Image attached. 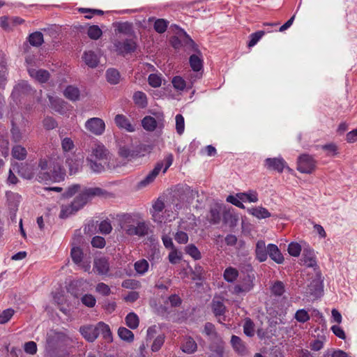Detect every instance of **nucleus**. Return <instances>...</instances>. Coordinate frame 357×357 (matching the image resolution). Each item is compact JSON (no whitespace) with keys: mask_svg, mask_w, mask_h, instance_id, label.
Masks as SVG:
<instances>
[{"mask_svg":"<svg viewBox=\"0 0 357 357\" xmlns=\"http://www.w3.org/2000/svg\"><path fill=\"white\" fill-rule=\"evenodd\" d=\"M94 197L113 198L114 194L98 187L85 188L72 202L73 206L79 211Z\"/></svg>","mask_w":357,"mask_h":357,"instance_id":"nucleus-1","label":"nucleus"},{"mask_svg":"<svg viewBox=\"0 0 357 357\" xmlns=\"http://www.w3.org/2000/svg\"><path fill=\"white\" fill-rule=\"evenodd\" d=\"M121 228L128 235L139 237L147 236L150 230L149 225L145 221H135L130 215L125 218Z\"/></svg>","mask_w":357,"mask_h":357,"instance_id":"nucleus-2","label":"nucleus"},{"mask_svg":"<svg viewBox=\"0 0 357 357\" xmlns=\"http://www.w3.org/2000/svg\"><path fill=\"white\" fill-rule=\"evenodd\" d=\"M115 51L120 55H126L134 52L137 47L134 38H128L123 41L116 40L114 43Z\"/></svg>","mask_w":357,"mask_h":357,"instance_id":"nucleus-3","label":"nucleus"},{"mask_svg":"<svg viewBox=\"0 0 357 357\" xmlns=\"http://www.w3.org/2000/svg\"><path fill=\"white\" fill-rule=\"evenodd\" d=\"M316 162L308 154H303L298 159L297 169L305 174H311L315 169Z\"/></svg>","mask_w":357,"mask_h":357,"instance_id":"nucleus-4","label":"nucleus"},{"mask_svg":"<svg viewBox=\"0 0 357 357\" xmlns=\"http://www.w3.org/2000/svg\"><path fill=\"white\" fill-rule=\"evenodd\" d=\"M88 158H93L94 160H99V161L107 164H111L109 151L102 144H95L94 146L91 148V153Z\"/></svg>","mask_w":357,"mask_h":357,"instance_id":"nucleus-5","label":"nucleus"},{"mask_svg":"<svg viewBox=\"0 0 357 357\" xmlns=\"http://www.w3.org/2000/svg\"><path fill=\"white\" fill-rule=\"evenodd\" d=\"M157 120L151 116H145L142 121V124L143 128L147 131H153L158 126H160L163 125L164 115L162 113L155 114Z\"/></svg>","mask_w":357,"mask_h":357,"instance_id":"nucleus-6","label":"nucleus"},{"mask_svg":"<svg viewBox=\"0 0 357 357\" xmlns=\"http://www.w3.org/2000/svg\"><path fill=\"white\" fill-rule=\"evenodd\" d=\"M86 162L90 169L96 173H101L106 169H113L115 168V165L113 164H107L99 160H94L93 158H86Z\"/></svg>","mask_w":357,"mask_h":357,"instance_id":"nucleus-7","label":"nucleus"},{"mask_svg":"<svg viewBox=\"0 0 357 357\" xmlns=\"http://www.w3.org/2000/svg\"><path fill=\"white\" fill-rule=\"evenodd\" d=\"M87 130L95 135H100L105 130V123L99 118H91L89 119L85 124Z\"/></svg>","mask_w":357,"mask_h":357,"instance_id":"nucleus-8","label":"nucleus"},{"mask_svg":"<svg viewBox=\"0 0 357 357\" xmlns=\"http://www.w3.org/2000/svg\"><path fill=\"white\" fill-rule=\"evenodd\" d=\"M253 276L248 274L244 276L240 284L235 285L234 287V293L235 294L247 293L253 288Z\"/></svg>","mask_w":357,"mask_h":357,"instance_id":"nucleus-9","label":"nucleus"},{"mask_svg":"<svg viewBox=\"0 0 357 357\" xmlns=\"http://www.w3.org/2000/svg\"><path fill=\"white\" fill-rule=\"evenodd\" d=\"M183 195L179 197V198L181 199V201H178V198L176 197V195L173 196L172 202L171 204L169 205L170 208L172 210H174L176 212H178L179 210H181L183 206V202H189L187 199L185 200V197L187 195H192L193 190L190 189L189 187H186L184 189H183Z\"/></svg>","mask_w":357,"mask_h":357,"instance_id":"nucleus-10","label":"nucleus"},{"mask_svg":"<svg viewBox=\"0 0 357 357\" xmlns=\"http://www.w3.org/2000/svg\"><path fill=\"white\" fill-rule=\"evenodd\" d=\"M265 166L268 169L282 173L286 166V162L282 158H268L265 160Z\"/></svg>","mask_w":357,"mask_h":357,"instance_id":"nucleus-11","label":"nucleus"},{"mask_svg":"<svg viewBox=\"0 0 357 357\" xmlns=\"http://www.w3.org/2000/svg\"><path fill=\"white\" fill-rule=\"evenodd\" d=\"M79 331L82 336L89 342H93L98 337V324L81 326Z\"/></svg>","mask_w":357,"mask_h":357,"instance_id":"nucleus-12","label":"nucleus"},{"mask_svg":"<svg viewBox=\"0 0 357 357\" xmlns=\"http://www.w3.org/2000/svg\"><path fill=\"white\" fill-rule=\"evenodd\" d=\"M6 197L11 218H15V213L18 209V205L20 202L21 195L17 193L8 192H6Z\"/></svg>","mask_w":357,"mask_h":357,"instance_id":"nucleus-13","label":"nucleus"},{"mask_svg":"<svg viewBox=\"0 0 357 357\" xmlns=\"http://www.w3.org/2000/svg\"><path fill=\"white\" fill-rule=\"evenodd\" d=\"M33 94V89L31 86L25 81L19 82L13 91L12 95L14 97L19 98Z\"/></svg>","mask_w":357,"mask_h":357,"instance_id":"nucleus-14","label":"nucleus"},{"mask_svg":"<svg viewBox=\"0 0 357 357\" xmlns=\"http://www.w3.org/2000/svg\"><path fill=\"white\" fill-rule=\"evenodd\" d=\"M209 349L211 354L209 357H223L225 343L220 337L211 340Z\"/></svg>","mask_w":357,"mask_h":357,"instance_id":"nucleus-15","label":"nucleus"},{"mask_svg":"<svg viewBox=\"0 0 357 357\" xmlns=\"http://www.w3.org/2000/svg\"><path fill=\"white\" fill-rule=\"evenodd\" d=\"M189 62L190 67L192 69L198 73L195 75L194 81H195L196 79H199L202 76V72L199 73L203 68V61L199 57V55L197 54H192L190 56Z\"/></svg>","mask_w":357,"mask_h":357,"instance_id":"nucleus-16","label":"nucleus"},{"mask_svg":"<svg viewBox=\"0 0 357 357\" xmlns=\"http://www.w3.org/2000/svg\"><path fill=\"white\" fill-rule=\"evenodd\" d=\"M231 344L234 350L241 356L247 354V347L243 340L237 335H233L231 337Z\"/></svg>","mask_w":357,"mask_h":357,"instance_id":"nucleus-17","label":"nucleus"},{"mask_svg":"<svg viewBox=\"0 0 357 357\" xmlns=\"http://www.w3.org/2000/svg\"><path fill=\"white\" fill-rule=\"evenodd\" d=\"M34 170V165L28 162H22L18 167V174L22 177L29 180L33 177Z\"/></svg>","mask_w":357,"mask_h":357,"instance_id":"nucleus-18","label":"nucleus"},{"mask_svg":"<svg viewBox=\"0 0 357 357\" xmlns=\"http://www.w3.org/2000/svg\"><path fill=\"white\" fill-rule=\"evenodd\" d=\"M163 166L162 162H158L154 169L143 179L139 183V186H146L151 183H152L156 176L159 174L162 167Z\"/></svg>","mask_w":357,"mask_h":357,"instance_id":"nucleus-19","label":"nucleus"},{"mask_svg":"<svg viewBox=\"0 0 357 357\" xmlns=\"http://www.w3.org/2000/svg\"><path fill=\"white\" fill-rule=\"evenodd\" d=\"M301 261L307 267H315L317 266V261L315 260L314 251L309 248H305L303 251V257Z\"/></svg>","mask_w":357,"mask_h":357,"instance_id":"nucleus-20","label":"nucleus"},{"mask_svg":"<svg viewBox=\"0 0 357 357\" xmlns=\"http://www.w3.org/2000/svg\"><path fill=\"white\" fill-rule=\"evenodd\" d=\"M29 73L33 78L40 83H45L50 78V73L46 70L29 69Z\"/></svg>","mask_w":357,"mask_h":357,"instance_id":"nucleus-21","label":"nucleus"},{"mask_svg":"<svg viewBox=\"0 0 357 357\" xmlns=\"http://www.w3.org/2000/svg\"><path fill=\"white\" fill-rule=\"evenodd\" d=\"M268 254L271 259L277 264L283 263L284 257L277 245L274 244H269L268 245Z\"/></svg>","mask_w":357,"mask_h":357,"instance_id":"nucleus-22","label":"nucleus"},{"mask_svg":"<svg viewBox=\"0 0 357 357\" xmlns=\"http://www.w3.org/2000/svg\"><path fill=\"white\" fill-rule=\"evenodd\" d=\"M94 267L99 274L104 275L109 271V264L105 257H100L94 259Z\"/></svg>","mask_w":357,"mask_h":357,"instance_id":"nucleus-23","label":"nucleus"},{"mask_svg":"<svg viewBox=\"0 0 357 357\" xmlns=\"http://www.w3.org/2000/svg\"><path fill=\"white\" fill-rule=\"evenodd\" d=\"M51 174L53 177V181L57 182L63 181L65 178L66 171L59 162L54 163Z\"/></svg>","mask_w":357,"mask_h":357,"instance_id":"nucleus-24","label":"nucleus"},{"mask_svg":"<svg viewBox=\"0 0 357 357\" xmlns=\"http://www.w3.org/2000/svg\"><path fill=\"white\" fill-rule=\"evenodd\" d=\"M179 36L182 38V42L185 45L190 47L199 55L202 54L197 45L184 30L180 29Z\"/></svg>","mask_w":357,"mask_h":357,"instance_id":"nucleus-25","label":"nucleus"},{"mask_svg":"<svg viewBox=\"0 0 357 357\" xmlns=\"http://www.w3.org/2000/svg\"><path fill=\"white\" fill-rule=\"evenodd\" d=\"M82 58L85 63L90 68H94L98 65V57L93 51L85 52Z\"/></svg>","mask_w":357,"mask_h":357,"instance_id":"nucleus-26","label":"nucleus"},{"mask_svg":"<svg viewBox=\"0 0 357 357\" xmlns=\"http://www.w3.org/2000/svg\"><path fill=\"white\" fill-rule=\"evenodd\" d=\"M309 293L314 296H319L323 291L322 282L319 278L313 280L308 285Z\"/></svg>","mask_w":357,"mask_h":357,"instance_id":"nucleus-27","label":"nucleus"},{"mask_svg":"<svg viewBox=\"0 0 357 357\" xmlns=\"http://www.w3.org/2000/svg\"><path fill=\"white\" fill-rule=\"evenodd\" d=\"M255 253L257 258L260 261H264L267 259L268 248H266L264 241H259L256 245Z\"/></svg>","mask_w":357,"mask_h":357,"instance_id":"nucleus-28","label":"nucleus"},{"mask_svg":"<svg viewBox=\"0 0 357 357\" xmlns=\"http://www.w3.org/2000/svg\"><path fill=\"white\" fill-rule=\"evenodd\" d=\"M115 123L116 124L121 128H125L129 132H132L134 130V128L129 120L123 114H117L115 116Z\"/></svg>","mask_w":357,"mask_h":357,"instance_id":"nucleus-29","label":"nucleus"},{"mask_svg":"<svg viewBox=\"0 0 357 357\" xmlns=\"http://www.w3.org/2000/svg\"><path fill=\"white\" fill-rule=\"evenodd\" d=\"M98 335L102 334L103 338L108 342H112V334L109 326L104 322H99L98 324Z\"/></svg>","mask_w":357,"mask_h":357,"instance_id":"nucleus-30","label":"nucleus"},{"mask_svg":"<svg viewBox=\"0 0 357 357\" xmlns=\"http://www.w3.org/2000/svg\"><path fill=\"white\" fill-rule=\"evenodd\" d=\"M197 349V344L196 342L190 337L185 338L181 346L182 351L187 354H192L196 351Z\"/></svg>","mask_w":357,"mask_h":357,"instance_id":"nucleus-31","label":"nucleus"},{"mask_svg":"<svg viewBox=\"0 0 357 357\" xmlns=\"http://www.w3.org/2000/svg\"><path fill=\"white\" fill-rule=\"evenodd\" d=\"M222 220L225 225L232 227L236 225L238 218L236 215L230 211L225 210L222 213Z\"/></svg>","mask_w":357,"mask_h":357,"instance_id":"nucleus-32","label":"nucleus"},{"mask_svg":"<svg viewBox=\"0 0 357 357\" xmlns=\"http://www.w3.org/2000/svg\"><path fill=\"white\" fill-rule=\"evenodd\" d=\"M66 163L68 166L70 174H74L77 173L82 165L81 160L73 158H68L66 159Z\"/></svg>","mask_w":357,"mask_h":357,"instance_id":"nucleus-33","label":"nucleus"},{"mask_svg":"<svg viewBox=\"0 0 357 357\" xmlns=\"http://www.w3.org/2000/svg\"><path fill=\"white\" fill-rule=\"evenodd\" d=\"M116 31L119 33L126 35H131L133 33L132 25L129 22H116L114 24Z\"/></svg>","mask_w":357,"mask_h":357,"instance_id":"nucleus-34","label":"nucleus"},{"mask_svg":"<svg viewBox=\"0 0 357 357\" xmlns=\"http://www.w3.org/2000/svg\"><path fill=\"white\" fill-rule=\"evenodd\" d=\"M248 211L250 214L259 219L269 218L271 215L267 209L261 206L250 208Z\"/></svg>","mask_w":357,"mask_h":357,"instance_id":"nucleus-35","label":"nucleus"},{"mask_svg":"<svg viewBox=\"0 0 357 357\" xmlns=\"http://www.w3.org/2000/svg\"><path fill=\"white\" fill-rule=\"evenodd\" d=\"M165 208V204L164 202L158 198L155 203L153 204V211L152 212V216L153 220L154 221H160V215H159V213L162 211V210Z\"/></svg>","mask_w":357,"mask_h":357,"instance_id":"nucleus-36","label":"nucleus"},{"mask_svg":"<svg viewBox=\"0 0 357 357\" xmlns=\"http://www.w3.org/2000/svg\"><path fill=\"white\" fill-rule=\"evenodd\" d=\"M120 73L115 68H109L106 71V78L111 84H116L120 81Z\"/></svg>","mask_w":357,"mask_h":357,"instance_id":"nucleus-37","label":"nucleus"},{"mask_svg":"<svg viewBox=\"0 0 357 357\" xmlns=\"http://www.w3.org/2000/svg\"><path fill=\"white\" fill-rule=\"evenodd\" d=\"M11 153L14 158L23 160L26 157L27 151L26 149L21 145H16L13 147Z\"/></svg>","mask_w":357,"mask_h":357,"instance_id":"nucleus-38","label":"nucleus"},{"mask_svg":"<svg viewBox=\"0 0 357 357\" xmlns=\"http://www.w3.org/2000/svg\"><path fill=\"white\" fill-rule=\"evenodd\" d=\"M28 40L32 46L39 47L44 42L43 35L40 31H36L29 35Z\"/></svg>","mask_w":357,"mask_h":357,"instance_id":"nucleus-39","label":"nucleus"},{"mask_svg":"<svg viewBox=\"0 0 357 357\" xmlns=\"http://www.w3.org/2000/svg\"><path fill=\"white\" fill-rule=\"evenodd\" d=\"M64 96L72 101H76L79 98V90L77 87L68 86L64 91Z\"/></svg>","mask_w":357,"mask_h":357,"instance_id":"nucleus-40","label":"nucleus"},{"mask_svg":"<svg viewBox=\"0 0 357 357\" xmlns=\"http://www.w3.org/2000/svg\"><path fill=\"white\" fill-rule=\"evenodd\" d=\"M213 312L215 317L223 315L226 311V307L222 301L213 300L211 303Z\"/></svg>","mask_w":357,"mask_h":357,"instance_id":"nucleus-41","label":"nucleus"},{"mask_svg":"<svg viewBox=\"0 0 357 357\" xmlns=\"http://www.w3.org/2000/svg\"><path fill=\"white\" fill-rule=\"evenodd\" d=\"M0 152L1 155L7 157L9 153V142L8 137L0 132Z\"/></svg>","mask_w":357,"mask_h":357,"instance_id":"nucleus-42","label":"nucleus"},{"mask_svg":"<svg viewBox=\"0 0 357 357\" xmlns=\"http://www.w3.org/2000/svg\"><path fill=\"white\" fill-rule=\"evenodd\" d=\"M243 333L250 337L255 335V324L250 318H246L245 319L243 324Z\"/></svg>","mask_w":357,"mask_h":357,"instance_id":"nucleus-43","label":"nucleus"},{"mask_svg":"<svg viewBox=\"0 0 357 357\" xmlns=\"http://www.w3.org/2000/svg\"><path fill=\"white\" fill-rule=\"evenodd\" d=\"M126 325L131 329H135L139 326V318L134 312H130L126 317Z\"/></svg>","mask_w":357,"mask_h":357,"instance_id":"nucleus-44","label":"nucleus"},{"mask_svg":"<svg viewBox=\"0 0 357 357\" xmlns=\"http://www.w3.org/2000/svg\"><path fill=\"white\" fill-rule=\"evenodd\" d=\"M119 337L127 342H132L134 339L133 333L125 327H120L118 330Z\"/></svg>","mask_w":357,"mask_h":357,"instance_id":"nucleus-45","label":"nucleus"},{"mask_svg":"<svg viewBox=\"0 0 357 357\" xmlns=\"http://www.w3.org/2000/svg\"><path fill=\"white\" fill-rule=\"evenodd\" d=\"M102 34V30L98 25H91L87 31L88 36L92 40L99 39Z\"/></svg>","mask_w":357,"mask_h":357,"instance_id":"nucleus-46","label":"nucleus"},{"mask_svg":"<svg viewBox=\"0 0 357 357\" xmlns=\"http://www.w3.org/2000/svg\"><path fill=\"white\" fill-rule=\"evenodd\" d=\"M84 253L79 247H73L71 250V257L74 263L76 264H81L83 260Z\"/></svg>","mask_w":357,"mask_h":357,"instance_id":"nucleus-47","label":"nucleus"},{"mask_svg":"<svg viewBox=\"0 0 357 357\" xmlns=\"http://www.w3.org/2000/svg\"><path fill=\"white\" fill-rule=\"evenodd\" d=\"M119 154L123 158H133L137 155V153L134 150H130L126 146H120L119 149Z\"/></svg>","mask_w":357,"mask_h":357,"instance_id":"nucleus-48","label":"nucleus"},{"mask_svg":"<svg viewBox=\"0 0 357 357\" xmlns=\"http://www.w3.org/2000/svg\"><path fill=\"white\" fill-rule=\"evenodd\" d=\"M238 272L236 268L229 267L225 269L224 272V278L229 282H234L238 277Z\"/></svg>","mask_w":357,"mask_h":357,"instance_id":"nucleus-49","label":"nucleus"},{"mask_svg":"<svg viewBox=\"0 0 357 357\" xmlns=\"http://www.w3.org/2000/svg\"><path fill=\"white\" fill-rule=\"evenodd\" d=\"M236 197L239 199H241L243 202L249 201L250 202H257L258 200L257 195L255 192H248V193H245V192L238 193V194H236Z\"/></svg>","mask_w":357,"mask_h":357,"instance_id":"nucleus-50","label":"nucleus"},{"mask_svg":"<svg viewBox=\"0 0 357 357\" xmlns=\"http://www.w3.org/2000/svg\"><path fill=\"white\" fill-rule=\"evenodd\" d=\"M77 211H78V210L75 209V207L73 206V202H71L70 204L62 206L59 217L63 219L66 218Z\"/></svg>","mask_w":357,"mask_h":357,"instance_id":"nucleus-51","label":"nucleus"},{"mask_svg":"<svg viewBox=\"0 0 357 357\" xmlns=\"http://www.w3.org/2000/svg\"><path fill=\"white\" fill-rule=\"evenodd\" d=\"M204 332L208 336L210 337L211 340L220 337L215 331L214 325L210 322L205 324Z\"/></svg>","mask_w":357,"mask_h":357,"instance_id":"nucleus-52","label":"nucleus"},{"mask_svg":"<svg viewBox=\"0 0 357 357\" xmlns=\"http://www.w3.org/2000/svg\"><path fill=\"white\" fill-rule=\"evenodd\" d=\"M211 223L218 224L220 221V210L218 207H215L211 209L210 216L208 218Z\"/></svg>","mask_w":357,"mask_h":357,"instance_id":"nucleus-53","label":"nucleus"},{"mask_svg":"<svg viewBox=\"0 0 357 357\" xmlns=\"http://www.w3.org/2000/svg\"><path fill=\"white\" fill-rule=\"evenodd\" d=\"M149 263L146 259H141L135 264V269L139 274H144L148 271Z\"/></svg>","mask_w":357,"mask_h":357,"instance_id":"nucleus-54","label":"nucleus"},{"mask_svg":"<svg viewBox=\"0 0 357 357\" xmlns=\"http://www.w3.org/2000/svg\"><path fill=\"white\" fill-rule=\"evenodd\" d=\"M36 179L38 182L53 181V177L47 170H40L36 175Z\"/></svg>","mask_w":357,"mask_h":357,"instance_id":"nucleus-55","label":"nucleus"},{"mask_svg":"<svg viewBox=\"0 0 357 357\" xmlns=\"http://www.w3.org/2000/svg\"><path fill=\"white\" fill-rule=\"evenodd\" d=\"M185 252L188 255H190L195 259H199L202 257L201 252L199 251L197 248L193 245L190 244L185 247Z\"/></svg>","mask_w":357,"mask_h":357,"instance_id":"nucleus-56","label":"nucleus"},{"mask_svg":"<svg viewBox=\"0 0 357 357\" xmlns=\"http://www.w3.org/2000/svg\"><path fill=\"white\" fill-rule=\"evenodd\" d=\"M301 252V245L296 242H291L288 246V252L293 257H298Z\"/></svg>","mask_w":357,"mask_h":357,"instance_id":"nucleus-57","label":"nucleus"},{"mask_svg":"<svg viewBox=\"0 0 357 357\" xmlns=\"http://www.w3.org/2000/svg\"><path fill=\"white\" fill-rule=\"evenodd\" d=\"M168 22L164 19H158L155 22L154 29L159 33H164L167 28Z\"/></svg>","mask_w":357,"mask_h":357,"instance_id":"nucleus-58","label":"nucleus"},{"mask_svg":"<svg viewBox=\"0 0 357 357\" xmlns=\"http://www.w3.org/2000/svg\"><path fill=\"white\" fill-rule=\"evenodd\" d=\"M14 313L15 311L11 308L3 310L0 314V324H4L7 323L13 316Z\"/></svg>","mask_w":357,"mask_h":357,"instance_id":"nucleus-59","label":"nucleus"},{"mask_svg":"<svg viewBox=\"0 0 357 357\" xmlns=\"http://www.w3.org/2000/svg\"><path fill=\"white\" fill-rule=\"evenodd\" d=\"M185 128L184 118L181 114L176 116V129L178 135L183 134Z\"/></svg>","mask_w":357,"mask_h":357,"instance_id":"nucleus-60","label":"nucleus"},{"mask_svg":"<svg viewBox=\"0 0 357 357\" xmlns=\"http://www.w3.org/2000/svg\"><path fill=\"white\" fill-rule=\"evenodd\" d=\"M265 32L264 31H259L252 33L250 35V40L248 43V46L249 47H253L255 45L257 42L261 39V38L264 35Z\"/></svg>","mask_w":357,"mask_h":357,"instance_id":"nucleus-61","label":"nucleus"},{"mask_svg":"<svg viewBox=\"0 0 357 357\" xmlns=\"http://www.w3.org/2000/svg\"><path fill=\"white\" fill-rule=\"evenodd\" d=\"M133 99L137 105H140L143 107L146 104V95L141 91H137L134 93Z\"/></svg>","mask_w":357,"mask_h":357,"instance_id":"nucleus-62","label":"nucleus"},{"mask_svg":"<svg viewBox=\"0 0 357 357\" xmlns=\"http://www.w3.org/2000/svg\"><path fill=\"white\" fill-rule=\"evenodd\" d=\"M149 84L153 87H159L162 83L161 77L156 74H151L148 78Z\"/></svg>","mask_w":357,"mask_h":357,"instance_id":"nucleus-63","label":"nucleus"},{"mask_svg":"<svg viewBox=\"0 0 357 357\" xmlns=\"http://www.w3.org/2000/svg\"><path fill=\"white\" fill-rule=\"evenodd\" d=\"M295 318L298 321L305 323L310 319V316L305 310H299L296 312Z\"/></svg>","mask_w":357,"mask_h":357,"instance_id":"nucleus-64","label":"nucleus"}]
</instances>
